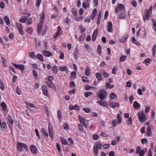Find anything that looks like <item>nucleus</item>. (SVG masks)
I'll return each instance as SVG.
<instances>
[{
  "label": "nucleus",
  "mask_w": 156,
  "mask_h": 156,
  "mask_svg": "<svg viewBox=\"0 0 156 156\" xmlns=\"http://www.w3.org/2000/svg\"><path fill=\"white\" fill-rule=\"evenodd\" d=\"M95 76L99 81H101L103 80L102 76L99 73H97L95 74Z\"/></svg>",
  "instance_id": "26"
},
{
  "label": "nucleus",
  "mask_w": 156,
  "mask_h": 156,
  "mask_svg": "<svg viewBox=\"0 0 156 156\" xmlns=\"http://www.w3.org/2000/svg\"><path fill=\"white\" fill-rule=\"evenodd\" d=\"M76 77V73L74 72H72L71 73L70 78L74 79Z\"/></svg>",
  "instance_id": "54"
},
{
  "label": "nucleus",
  "mask_w": 156,
  "mask_h": 156,
  "mask_svg": "<svg viewBox=\"0 0 156 156\" xmlns=\"http://www.w3.org/2000/svg\"><path fill=\"white\" fill-rule=\"evenodd\" d=\"M116 96V95L113 93H111L110 95V97L112 100L115 98Z\"/></svg>",
  "instance_id": "53"
},
{
  "label": "nucleus",
  "mask_w": 156,
  "mask_h": 156,
  "mask_svg": "<svg viewBox=\"0 0 156 156\" xmlns=\"http://www.w3.org/2000/svg\"><path fill=\"white\" fill-rule=\"evenodd\" d=\"M0 88L2 90H4L5 89L3 83L2 81L1 80H0Z\"/></svg>",
  "instance_id": "51"
},
{
  "label": "nucleus",
  "mask_w": 156,
  "mask_h": 156,
  "mask_svg": "<svg viewBox=\"0 0 156 156\" xmlns=\"http://www.w3.org/2000/svg\"><path fill=\"white\" fill-rule=\"evenodd\" d=\"M54 79L51 76H49L48 77L47 80L46 81V83L48 87L52 88H54L55 86L54 84L52 82Z\"/></svg>",
  "instance_id": "2"
},
{
  "label": "nucleus",
  "mask_w": 156,
  "mask_h": 156,
  "mask_svg": "<svg viewBox=\"0 0 156 156\" xmlns=\"http://www.w3.org/2000/svg\"><path fill=\"white\" fill-rule=\"evenodd\" d=\"M98 33V29H95L92 35V40L93 41H94L96 40Z\"/></svg>",
  "instance_id": "11"
},
{
  "label": "nucleus",
  "mask_w": 156,
  "mask_h": 156,
  "mask_svg": "<svg viewBox=\"0 0 156 156\" xmlns=\"http://www.w3.org/2000/svg\"><path fill=\"white\" fill-rule=\"evenodd\" d=\"M12 64L16 68L19 69L21 71H23L25 69V66L23 65L17 64L13 62L12 63Z\"/></svg>",
  "instance_id": "7"
},
{
  "label": "nucleus",
  "mask_w": 156,
  "mask_h": 156,
  "mask_svg": "<svg viewBox=\"0 0 156 156\" xmlns=\"http://www.w3.org/2000/svg\"><path fill=\"white\" fill-rule=\"evenodd\" d=\"M78 126L79 130L81 132H83V131L82 126L80 124H78Z\"/></svg>",
  "instance_id": "58"
},
{
  "label": "nucleus",
  "mask_w": 156,
  "mask_h": 156,
  "mask_svg": "<svg viewBox=\"0 0 156 156\" xmlns=\"http://www.w3.org/2000/svg\"><path fill=\"white\" fill-rule=\"evenodd\" d=\"M41 3V0H36V5L37 7H39Z\"/></svg>",
  "instance_id": "62"
},
{
  "label": "nucleus",
  "mask_w": 156,
  "mask_h": 156,
  "mask_svg": "<svg viewBox=\"0 0 156 156\" xmlns=\"http://www.w3.org/2000/svg\"><path fill=\"white\" fill-rule=\"evenodd\" d=\"M1 129H5L7 128L6 123L5 122H3L2 123H1Z\"/></svg>",
  "instance_id": "47"
},
{
  "label": "nucleus",
  "mask_w": 156,
  "mask_h": 156,
  "mask_svg": "<svg viewBox=\"0 0 156 156\" xmlns=\"http://www.w3.org/2000/svg\"><path fill=\"white\" fill-rule=\"evenodd\" d=\"M27 20V17L26 16H23L22 17L20 20V22L21 23H24L26 22Z\"/></svg>",
  "instance_id": "37"
},
{
  "label": "nucleus",
  "mask_w": 156,
  "mask_h": 156,
  "mask_svg": "<svg viewBox=\"0 0 156 156\" xmlns=\"http://www.w3.org/2000/svg\"><path fill=\"white\" fill-rule=\"evenodd\" d=\"M83 7L85 9H89L90 7V3L88 2H83L82 4Z\"/></svg>",
  "instance_id": "27"
},
{
  "label": "nucleus",
  "mask_w": 156,
  "mask_h": 156,
  "mask_svg": "<svg viewBox=\"0 0 156 156\" xmlns=\"http://www.w3.org/2000/svg\"><path fill=\"white\" fill-rule=\"evenodd\" d=\"M86 74L87 76H89L90 74V69L88 66H87L85 69Z\"/></svg>",
  "instance_id": "34"
},
{
  "label": "nucleus",
  "mask_w": 156,
  "mask_h": 156,
  "mask_svg": "<svg viewBox=\"0 0 156 156\" xmlns=\"http://www.w3.org/2000/svg\"><path fill=\"white\" fill-rule=\"evenodd\" d=\"M97 94L99 99L101 100H104L106 98L107 93L104 89L100 90L97 93Z\"/></svg>",
  "instance_id": "1"
},
{
  "label": "nucleus",
  "mask_w": 156,
  "mask_h": 156,
  "mask_svg": "<svg viewBox=\"0 0 156 156\" xmlns=\"http://www.w3.org/2000/svg\"><path fill=\"white\" fill-rule=\"evenodd\" d=\"M62 30L61 27L60 26H58L57 28V31L55 35V37H56L60 35L62 32Z\"/></svg>",
  "instance_id": "22"
},
{
  "label": "nucleus",
  "mask_w": 156,
  "mask_h": 156,
  "mask_svg": "<svg viewBox=\"0 0 156 156\" xmlns=\"http://www.w3.org/2000/svg\"><path fill=\"white\" fill-rule=\"evenodd\" d=\"M31 152L34 154H36L37 153V149L36 147L33 145H31L30 147Z\"/></svg>",
  "instance_id": "9"
},
{
  "label": "nucleus",
  "mask_w": 156,
  "mask_h": 156,
  "mask_svg": "<svg viewBox=\"0 0 156 156\" xmlns=\"http://www.w3.org/2000/svg\"><path fill=\"white\" fill-rule=\"evenodd\" d=\"M42 25L41 23H39L37 26V30L38 33L40 34L42 30Z\"/></svg>",
  "instance_id": "20"
},
{
  "label": "nucleus",
  "mask_w": 156,
  "mask_h": 156,
  "mask_svg": "<svg viewBox=\"0 0 156 156\" xmlns=\"http://www.w3.org/2000/svg\"><path fill=\"white\" fill-rule=\"evenodd\" d=\"M132 42L133 43L137 46L140 44V43L136 40L135 37H132Z\"/></svg>",
  "instance_id": "41"
},
{
  "label": "nucleus",
  "mask_w": 156,
  "mask_h": 156,
  "mask_svg": "<svg viewBox=\"0 0 156 156\" xmlns=\"http://www.w3.org/2000/svg\"><path fill=\"white\" fill-rule=\"evenodd\" d=\"M41 132L42 134H43V136L46 137H48V133L46 132L45 130L43 128H42L41 129Z\"/></svg>",
  "instance_id": "33"
},
{
  "label": "nucleus",
  "mask_w": 156,
  "mask_h": 156,
  "mask_svg": "<svg viewBox=\"0 0 156 156\" xmlns=\"http://www.w3.org/2000/svg\"><path fill=\"white\" fill-rule=\"evenodd\" d=\"M137 115L138 116V118L140 121L142 123L145 121L146 120L145 115L143 112H138Z\"/></svg>",
  "instance_id": "5"
},
{
  "label": "nucleus",
  "mask_w": 156,
  "mask_h": 156,
  "mask_svg": "<svg viewBox=\"0 0 156 156\" xmlns=\"http://www.w3.org/2000/svg\"><path fill=\"white\" fill-rule=\"evenodd\" d=\"M117 118V119H114L112 122L113 126L114 127L116 126L118 124H120L121 122L122 119L120 115L118 113Z\"/></svg>",
  "instance_id": "4"
},
{
  "label": "nucleus",
  "mask_w": 156,
  "mask_h": 156,
  "mask_svg": "<svg viewBox=\"0 0 156 156\" xmlns=\"http://www.w3.org/2000/svg\"><path fill=\"white\" fill-rule=\"evenodd\" d=\"M152 7L151 6H150L148 10L146 9L145 10V12L151 15L152 13Z\"/></svg>",
  "instance_id": "38"
},
{
  "label": "nucleus",
  "mask_w": 156,
  "mask_h": 156,
  "mask_svg": "<svg viewBox=\"0 0 156 156\" xmlns=\"http://www.w3.org/2000/svg\"><path fill=\"white\" fill-rule=\"evenodd\" d=\"M133 107L135 108H137L140 106V104L136 101H135L133 104Z\"/></svg>",
  "instance_id": "49"
},
{
  "label": "nucleus",
  "mask_w": 156,
  "mask_h": 156,
  "mask_svg": "<svg viewBox=\"0 0 156 156\" xmlns=\"http://www.w3.org/2000/svg\"><path fill=\"white\" fill-rule=\"evenodd\" d=\"M26 31L28 34H31L33 31V28L32 27H28L26 29Z\"/></svg>",
  "instance_id": "42"
},
{
  "label": "nucleus",
  "mask_w": 156,
  "mask_h": 156,
  "mask_svg": "<svg viewBox=\"0 0 156 156\" xmlns=\"http://www.w3.org/2000/svg\"><path fill=\"white\" fill-rule=\"evenodd\" d=\"M59 70L61 71H68V69L66 66H61L59 67Z\"/></svg>",
  "instance_id": "36"
},
{
  "label": "nucleus",
  "mask_w": 156,
  "mask_h": 156,
  "mask_svg": "<svg viewBox=\"0 0 156 156\" xmlns=\"http://www.w3.org/2000/svg\"><path fill=\"white\" fill-rule=\"evenodd\" d=\"M101 74L105 78H108L109 76V74L105 72L104 71H102L101 72Z\"/></svg>",
  "instance_id": "44"
},
{
  "label": "nucleus",
  "mask_w": 156,
  "mask_h": 156,
  "mask_svg": "<svg viewBox=\"0 0 156 156\" xmlns=\"http://www.w3.org/2000/svg\"><path fill=\"white\" fill-rule=\"evenodd\" d=\"M83 19V16L76 17L74 18L75 20L77 21H80L82 20Z\"/></svg>",
  "instance_id": "57"
},
{
  "label": "nucleus",
  "mask_w": 156,
  "mask_h": 156,
  "mask_svg": "<svg viewBox=\"0 0 156 156\" xmlns=\"http://www.w3.org/2000/svg\"><path fill=\"white\" fill-rule=\"evenodd\" d=\"M17 149L20 151H23V148L26 151L28 149L27 146L26 144L20 142L17 143Z\"/></svg>",
  "instance_id": "3"
},
{
  "label": "nucleus",
  "mask_w": 156,
  "mask_h": 156,
  "mask_svg": "<svg viewBox=\"0 0 156 156\" xmlns=\"http://www.w3.org/2000/svg\"><path fill=\"white\" fill-rule=\"evenodd\" d=\"M4 19L6 22V25H10V21L9 18L7 16H5L4 17Z\"/></svg>",
  "instance_id": "35"
},
{
  "label": "nucleus",
  "mask_w": 156,
  "mask_h": 156,
  "mask_svg": "<svg viewBox=\"0 0 156 156\" xmlns=\"http://www.w3.org/2000/svg\"><path fill=\"white\" fill-rule=\"evenodd\" d=\"M2 61L4 67L6 66V59L3 57H2Z\"/></svg>",
  "instance_id": "60"
},
{
  "label": "nucleus",
  "mask_w": 156,
  "mask_h": 156,
  "mask_svg": "<svg viewBox=\"0 0 156 156\" xmlns=\"http://www.w3.org/2000/svg\"><path fill=\"white\" fill-rule=\"evenodd\" d=\"M97 103L103 107H107L108 106V104L106 101H102L101 100V101H97Z\"/></svg>",
  "instance_id": "17"
},
{
  "label": "nucleus",
  "mask_w": 156,
  "mask_h": 156,
  "mask_svg": "<svg viewBox=\"0 0 156 156\" xmlns=\"http://www.w3.org/2000/svg\"><path fill=\"white\" fill-rule=\"evenodd\" d=\"M78 119L81 123L85 128L87 127V125L85 123L84 119L80 115L78 116Z\"/></svg>",
  "instance_id": "16"
},
{
  "label": "nucleus",
  "mask_w": 156,
  "mask_h": 156,
  "mask_svg": "<svg viewBox=\"0 0 156 156\" xmlns=\"http://www.w3.org/2000/svg\"><path fill=\"white\" fill-rule=\"evenodd\" d=\"M151 17V15L145 12L144 15L143 19L144 21H145Z\"/></svg>",
  "instance_id": "21"
},
{
  "label": "nucleus",
  "mask_w": 156,
  "mask_h": 156,
  "mask_svg": "<svg viewBox=\"0 0 156 156\" xmlns=\"http://www.w3.org/2000/svg\"><path fill=\"white\" fill-rule=\"evenodd\" d=\"M119 18L121 19H125L126 18V14L124 12H121L118 14Z\"/></svg>",
  "instance_id": "19"
},
{
  "label": "nucleus",
  "mask_w": 156,
  "mask_h": 156,
  "mask_svg": "<svg viewBox=\"0 0 156 156\" xmlns=\"http://www.w3.org/2000/svg\"><path fill=\"white\" fill-rule=\"evenodd\" d=\"M36 57L41 61H44V58L42 55L41 54H38L36 56Z\"/></svg>",
  "instance_id": "39"
},
{
  "label": "nucleus",
  "mask_w": 156,
  "mask_h": 156,
  "mask_svg": "<svg viewBox=\"0 0 156 156\" xmlns=\"http://www.w3.org/2000/svg\"><path fill=\"white\" fill-rule=\"evenodd\" d=\"M8 120L9 122L11 124H13V122L12 118L10 116H9L8 117Z\"/></svg>",
  "instance_id": "64"
},
{
  "label": "nucleus",
  "mask_w": 156,
  "mask_h": 156,
  "mask_svg": "<svg viewBox=\"0 0 156 156\" xmlns=\"http://www.w3.org/2000/svg\"><path fill=\"white\" fill-rule=\"evenodd\" d=\"M42 54L45 56L49 57L52 56V53L50 51L44 50L42 51Z\"/></svg>",
  "instance_id": "18"
},
{
  "label": "nucleus",
  "mask_w": 156,
  "mask_h": 156,
  "mask_svg": "<svg viewBox=\"0 0 156 156\" xmlns=\"http://www.w3.org/2000/svg\"><path fill=\"white\" fill-rule=\"evenodd\" d=\"M132 118L131 117H130L127 121V125H131L132 124Z\"/></svg>",
  "instance_id": "59"
},
{
  "label": "nucleus",
  "mask_w": 156,
  "mask_h": 156,
  "mask_svg": "<svg viewBox=\"0 0 156 156\" xmlns=\"http://www.w3.org/2000/svg\"><path fill=\"white\" fill-rule=\"evenodd\" d=\"M26 104L27 107L30 110H32L33 108H35L34 105L30 103L29 102H27L26 103Z\"/></svg>",
  "instance_id": "25"
},
{
  "label": "nucleus",
  "mask_w": 156,
  "mask_h": 156,
  "mask_svg": "<svg viewBox=\"0 0 156 156\" xmlns=\"http://www.w3.org/2000/svg\"><path fill=\"white\" fill-rule=\"evenodd\" d=\"M92 94V92H86L84 93V94L85 97L86 98H87L89 96Z\"/></svg>",
  "instance_id": "50"
},
{
  "label": "nucleus",
  "mask_w": 156,
  "mask_h": 156,
  "mask_svg": "<svg viewBox=\"0 0 156 156\" xmlns=\"http://www.w3.org/2000/svg\"><path fill=\"white\" fill-rule=\"evenodd\" d=\"M52 70L53 73L55 74H56L58 72V69L57 67L55 65L52 68Z\"/></svg>",
  "instance_id": "46"
},
{
  "label": "nucleus",
  "mask_w": 156,
  "mask_h": 156,
  "mask_svg": "<svg viewBox=\"0 0 156 156\" xmlns=\"http://www.w3.org/2000/svg\"><path fill=\"white\" fill-rule=\"evenodd\" d=\"M119 10H125V7L124 5L121 4H119L115 8V11L117 13Z\"/></svg>",
  "instance_id": "6"
},
{
  "label": "nucleus",
  "mask_w": 156,
  "mask_h": 156,
  "mask_svg": "<svg viewBox=\"0 0 156 156\" xmlns=\"http://www.w3.org/2000/svg\"><path fill=\"white\" fill-rule=\"evenodd\" d=\"M48 129L49 136L51 139H52L53 136V130L52 126L50 123H49L48 124Z\"/></svg>",
  "instance_id": "12"
},
{
  "label": "nucleus",
  "mask_w": 156,
  "mask_h": 156,
  "mask_svg": "<svg viewBox=\"0 0 156 156\" xmlns=\"http://www.w3.org/2000/svg\"><path fill=\"white\" fill-rule=\"evenodd\" d=\"M109 105L112 108H114L119 106V104L115 102H110Z\"/></svg>",
  "instance_id": "13"
},
{
  "label": "nucleus",
  "mask_w": 156,
  "mask_h": 156,
  "mask_svg": "<svg viewBox=\"0 0 156 156\" xmlns=\"http://www.w3.org/2000/svg\"><path fill=\"white\" fill-rule=\"evenodd\" d=\"M152 126H149L147 128V136H150L151 133V128Z\"/></svg>",
  "instance_id": "28"
},
{
  "label": "nucleus",
  "mask_w": 156,
  "mask_h": 156,
  "mask_svg": "<svg viewBox=\"0 0 156 156\" xmlns=\"http://www.w3.org/2000/svg\"><path fill=\"white\" fill-rule=\"evenodd\" d=\"M127 58V56L126 55H122L120 57L119 61L121 62H123L126 61Z\"/></svg>",
  "instance_id": "40"
},
{
  "label": "nucleus",
  "mask_w": 156,
  "mask_h": 156,
  "mask_svg": "<svg viewBox=\"0 0 156 156\" xmlns=\"http://www.w3.org/2000/svg\"><path fill=\"white\" fill-rule=\"evenodd\" d=\"M62 144L64 145H67L68 143L67 141L63 138L62 137H60V138Z\"/></svg>",
  "instance_id": "32"
},
{
  "label": "nucleus",
  "mask_w": 156,
  "mask_h": 156,
  "mask_svg": "<svg viewBox=\"0 0 156 156\" xmlns=\"http://www.w3.org/2000/svg\"><path fill=\"white\" fill-rule=\"evenodd\" d=\"M112 22L109 21L107 23V30L108 32L111 33L112 31Z\"/></svg>",
  "instance_id": "10"
},
{
  "label": "nucleus",
  "mask_w": 156,
  "mask_h": 156,
  "mask_svg": "<svg viewBox=\"0 0 156 156\" xmlns=\"http://www.w3.org/2000/svg\"><path fill=\"white\" fill-rule=\"evenodd\" d=\"M44 17L45 15L43 13H42L41 15L40 20V22L41 23H42L43 22Z\"/></svg>",
  "instance_id": "45"
},
{
  "label": "nucleus",
  "mask_w": 156,
  "mask_h": 156,
  "mask_svg": "<svg viewBox=\"0 0 156 156\" xmlns=\"http://www.w3.org/2000/svg\"><path fill=\"white\" fill-rule=\"evenodd\" d=\"M42 92L43 95L47 97L48 96L49 93L46 86L44 85H42Z\"/></svg>",
  "instance_id": "8"
},
{
  "label": "nucleus",
  "mask_w": 156,
  "mask_h": 156,
  "mask_svg": "<svg viewBox=\"0 0 156 156\" xmlns=\"http://www.w3.org/2000/svg\"><path fill=\"white\" fill-rule=\"evenodd\" d=\"M97 51L99 55H101V46L100 44H99L97 48Z\"/></svg>",
  "instance_id": "48"
},
{
  "label": "nucleus",
  "mask_w": 156,
  "mask_h": 156,
  "mask_svg": "<svg viewBox=\"0 0 156 156\" xmlns=\"http://www.w3.org/2000/svg\"><path fill=\"white\" fill-rule=\"evenodd\" d=\"M128 36L127 35H124L120 39V42H125L128 38Z\"/></svg>",
  "instance_id": "29"
},
{
  "label": "nucleus",
  "mask_w": 156,
  "mask_h": 156,
  "mask_svg": "<svg viewBox=\"0 0 156 156\" xmlns=\"http://www.w3.org/2000/svg\"><path fill=\"white\" fill-rule=\"evenodd\" d=\"M156 51V45L154 44L153 45L152 49V54L153 57H154Z\"/></svg>",
  "instance_id": "43"
},
{
  "label": "nucleus",
  "mask_w": 156,
  "mask_h": 156,
  "mask_svg": "<svg viewBox=\"0 0 156 156\" xmlns=\"http://www.w3.org/2000/svg\"><path fill=\"white\" fill-rule=\"evenodd\" d=\"M98 148L94 146L93 147V151L96 155H97L98 153Z\"/></svg>",
  "instance_id": "63"
},
{
  "label": "nucleus",
  "mask_w": 156,
  "mask_h": 156,
  "mask_svg": "<svg viewBox=\"0 0 156 156\" xmlns=\"http://www.w3.org/2000/svg\"><path fill=\"white\" fill-rule=\"evenodd\" d=\"M1 106L2 107L3 110L5 113L8 112V110L6 104L4 102H2L1 103Z\"/></svg>",
  "instance_id": "15"
},
{
  "label": "nucleus",
  "mask_w": 156,
  "mask_h": 156,
  "mask_svg": "<svg viewBox=\"0 0 156 156\" xmlns=\"http://www.w3.org/2000/svg\"><path fill=\"white\" fill-rule=\"evenodd\" d=\"M147 142V140L146 138H142L141 139V143L142 144H146Z\"/></svg>",
  "instance_id": "61"
},
{
  "label": "nucleus",
  "mask_w": 156,
  "mask_h": 156,
  "mask_svg": "<svg viewBox=\"0 0 156 156\" xmlns=\"http://www.w3.org/2000/svg\"><path fill=\"white\" fill-rule=\"evenodd\" d=\"M63 128L66 130L69 129V128L67 122H65L63 126Z\"/></svg>",
  "instance_id": "55"
},
{
  "label": "nucleus",
  "mask_w": 156,
  "mask_h": 156,
  "mask_svg": "<svg viewBox=\"0 0 156 156\" xmlns=\"http://www.w3.org/2000/svg\"><path fill=\"white\" fill-rule=\"evenodd\" d=\"M147 151V149L146 148H144L138 153V155L140 156H143Z\"/></svg>",
  "instance_id": "24"
},
{
  "label": "nucleus",
  "mask_w": 156,
  "mask_h": 156,
  "mask_svg": "<svg viewBox=\"0 0 156 156\" xmlns=\"http://www.w3.org/2000/svg\"><path fill=\"white\" fill-rule=\"evenodd\" d=\"M29 56L31 58H34L35 57L34 53L32 51L30 52L29 53Z\"/></svg>",
  "instance_id": "56"
},
{
  "label": "nucleus",
  "mask_w": 156,
  "mask_h": 156,
  "mask_svg": "<svg viewBox=\"0 0 156 156\" xmlns=\"http://www.w3.org/2000/svg\"><path fill=\"white\" fill-rule=\"evenodd\" d=\"M17 28L19 31V33L21 35L24 34V32L22 28V25L20 23L17 24Z\"/></svg>",
  "instance_id": "14"
},
{
  "label": "nucleus",
  "mask_w": 156,
  "mask_h": 156,
  "mask_svg": "<svg viewBox=\"0 0 156 156\" xmlns=\"http://www.w3.org/2000/svg\"><path fill=\"white\" fill-rule=\"evenodd\" d=\"M57 115L58 116V119L61 122L62 119V112L60 110H58L57 111Z\"/></svg>",
  "instance_id": "30"
},
{
  "label": "nucleus",
  "mask_w": 156,
  "mask_h": 156,
  "mask_svg": "<svg viewBox=\"0 0 156 156\" xmlns=\"http://www.w3.org/2000/svg\"><path fill=\"white\" fill-rule=\"evenodd\" d=\"M79 52L77 48H75V51L73 53V55L75 59H76L78 58V55L79 54Z\"/></svg>",
  "instance_id": "23"
},
{
  "label": "nucleus",
  "mask_w": 156,
  "mask_h": 156,
  "mask_svg": "<svg viewBox=\"0 0 156 156\" xmlns=\"http://www.w3.org/2000/svg\"><path fill=\"white\" fill-rule=\"evenodd\" d=\"M106 86L107 88H109L110 89H112L114 87V85H111L110 83H106Z\"/></svg>",
  "instance_id": "52"
},
{
  "label": "nucleus",
  "mask_w": 156,
  "mask_h": 156,
  "mask_svg": "<svg viewBox=\"0 0 156 156\" xmlns=\"http://www.w3.org/2000/svg\"><path fill=\"white\" fill-rule=\"evenodd\" d=\"M97 13V9L96 8H95L93 10L92 12V13L91 15V18L92 20H94V19L95 16H96V14Z\"/></svg>",
  "instance_id": "31"
}]
</instances>
